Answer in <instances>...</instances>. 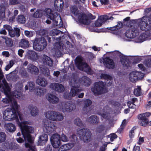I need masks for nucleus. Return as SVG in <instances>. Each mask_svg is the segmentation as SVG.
Here are the masks:
<instances>
[{"instance_id": "f257e3e1", "label": "nucleus", "mask_w": 151, "mask_h": 151, "mask_svg": "<svg viewBox=\"0 0 151 151\" xmlns=\"http://www.w3.org/2000/svg\"><path fill=\"white\" fill-rule=\"evenodd\" d=\"M2 101L5 104L12 103L11 108H7L3 112V118L5 121L16 120L17 123L20 127L21 132L24 127H30L24 125L25 121L23 120L22 115L18 111L19 105L16 101H14L12 102V98L8 97L3 99Z\"/></svg>"}, {"instance_id": "f03ea898", "label": "nucleus", "mask_w": 151, "mask_h": 151, "mask_svg": "<svg viewBox=\"0 0 151 151\" xmlns=\"http://www.w3.org/2000/svg\"><path fill=\"white\" fill-rule=\"evenodd\" d=\"M134 24L125 33V36L129 38L135 37L139 34V29L142 31H148L151 29V16H144L141 19L132 20Z\"/></svg>"}, {"instance_id": "7ed1b4c3", "label": "nucleus", "mask_w": 151, "mask_h": 151, "mask_svg": "<svg viewBox=\"0 0 151 151\" xmlns=\"http://www.w3.org/2000/svg\"><path fill=\"white\" fill-rule=\"evenodd\" d=\"M80 82L77 77L73 76L70 80V84L72 87L70 92L64 93L63 96L66 99L70 100L72 97L77 96L81 91L80 86Z\"/></svg>"}, {"instance_id": "20e7f679", "label": "nucleus", "mask_w": 151, "mask_h": 151, "mask_svg": "<svg viewBox=\"0 0 151 151\" xmlns=\"http://www.w3.org/2000/svg\"><path fill=\"white\" fill-rule=\"evenodd\" d=\"M34 132V128L32 127H26L22 130V133L25 142L26 148H29L27 151H37L35 146L31 144L33 143V139L30 134Z\"/></svg>"}, {"instance_id": "39448f33", "label": "nucleus", "mask_w": 151, "mask_h": 151, "mask_svg": "<svg viewBox=\"0 0 151 151\" xmlns=\"http://www.w3.org/2000/svg\"><path fill=\"white\" fill-rule=\"evenodd\" d=\"M58 15V13L55 12L50 8H46L45 9H37L33 14L32 17L35 18H39L43 16H45L52 20L57 25L58 24V21L56 19Z\"/></svg>"}, {"instance_id": "423d86ee", "label": "nucleus", "mask_w": 151, "mask_h": 151, "mask_svg": "<svg viewBox=\"0 0 151 151\" xmlns=\"http://www.w3.org/2000/svg\"><path fill=\"white\" fill-rule=\"evenodd\" d=\"M33 49L38 51L43 50L46 47L47 43L45 39L43 37H36L32 40Z\"/></svg>"}, {"instance_id": "0eeeda50", "label": "nucleus", "mask_w": 151, "mask_h": 151, "mask_svg": "<svg viewBox=\"0 0 151 151\" xmlns=\"http://www.w3.org/2000/svg\"><path fill=\"white\" fill-rule=\"evenodd\" d=\"M75 63L78 69L84 71L88 74L91 73V68L86 63L83 61L81 58L77 56L75 60Z\"/></svg>"}, {"instance_id": "6e6552de", "label": "nucleus", "mask_w": 151, "mask_h": 151, "mask_svg": "<svg viewBox=\"0 0 151 151\" xmlns=\"http://www.w3.org/2000/svg\"><path fill=\"white\" fill-rule=\"evenodd\" d=\"M79 138L85 143H88L91 140V132L86 128H83L78 131Z\"/></svg>"}, {"instance_id": "1a4fd4ad", "label": "nucleus", "mask_w": 151, "mask_h": 151, "mask_svg": "<svg viewBox=\"0 0 151 151\" xmlns=\"http://www.w3.org/2000/svg\"><path fill=\"white\" fill-rule=\"evenodd\" d=\"M95 18L96 16L93 15L91 13L87 15L84 13H81L78 17L79 22L85 25H89L91 22V19L93 20Z\"/></svg>"}, {"instance_id": "9d476101", "label": "nucleus", "mask_w": 151, "mask_h": 151, "mask_svg": "<svg viewBox=\"0 0 151 151\" xmlns=\"http://www.w3.org/2000/svg\"><path fill=\"white\" fill-rule=\"evenodd\" d=\"M105 85L102 81H99L94 83V86L91 88V91L95 95H99L104 93Z\"/></svg>"}, {"instance_id": "9b49d317", "label": "nucleus", "mask_w": 151, "mask_h": 151, "mask_svg": "<svg viewBox=\"0 0 151 151\" xmlns=\"http://www.w3.org/2000/svg\"><path fill=\"white\" fill-rule=\"evenodd\" d=\"M46 116L49 120L56 121L62 120L63 119V116L61 113L54 111H48L46 114Z\"/></svg>"}, {"instance_id": "f8f14e48", "label": "nucleus", "mask_w": 151, "mask_h": 151, "mask_svg": "<svg viewBox=\"0 0 151 151\" xmlns=\"http://www.w3.org/2000/svg\"><path fill=\"white\" fill-rule=\"evenodd\" d=\"M50 140L52 147L54 148H58L61 145L60 135L57 133L53 134Z\"/></svg>"}, {"instance_id": "ddd939ff", "label": "nucleus", "mask_w": 151, "mask_h": 151, "mask_svg": "<svg viewBox=\"0 0 151 151\" xmlns=\"http://www.w3.org/2000/svg\"><path fill=\"white\" fill-rule=\"evenodd\" d=\"M114 54L119 57L120 61L123 65L127 67L130 66V62L129 60L118 51H114Z\"/></svg>"}, {"instance_id": "4468645a", "label": "nucleus", "mask_w": 151, "mask_h": 151, "mask_svg": "<svg viewBox=\"0 0 151 151\" xmlns=\"http://www.w3.org/2000/svg\"><path fill=\"white\" fill-rule=\"evenodd\" d=\"M44 126L45 129L44 132L50 134L54 130L55 125L53 123L51 122L49 120L45 119L44 120Z\"/></svg>"}, {"instance_id": "2eb2a0df", "label": "nucleus", "mask_w": 151, "mask_h": 151, "mask_svg": "<svg viewBox=\"0 0 151 151\" xmlns=\"http://www.w3.org/2000/svg\"><path fill=\"white\" fill-rule=\"evenodd\" d=\"M63 44L60 42H56L55 44L54 48L55 54L57 57L61 56L62 52L63 50Z\"/></svg>"}, {"instance_id": "dca6fc26", "label": "nucleus", "mask_w": 151, "mask_h": 151, "mask_svg": "<svg viewBox=\"0 0 151 151\" xmlns=\"http://www.w3.org/2000/svg\"><path fill=\"white\" fill-rule=\"evenodd\" d=\"M3 84L0 83V91L7 95L10 92V88L8 83L5 80H3Z\"/></svg>"}, {"instance_id": "f3484780", "label": "nucleus", "mask_w": 151, "mask_h": 151, "mask_svg": "<svg viewBox=\"0 0 151 151\" xmlns=\"http://www.w3.org/2000/svg\"><path fill=\"white\" fill-rule=\"evenodd\" d=\"M103 63L106 67L108 69H113L114 68V61L109 57H106L104 59Z\"/></svg>"}, {"instance_id": "a211bd4d", "label": "nucleus", "mask_w": 151, "mask_h": 151, "mask_svg": "<svg viewBox=\"0 0 151 151\" xmlns=\"http://www.w3.org/2000/svg\"><path fill=\"white\" fill-rule=\"evenodd\" d=\"M141 73L138 71L132 72L129 75V79L131 82L134 83L140 78V76Z\"/></svg>"}, {"instance_id": "6ab92c4d", "label": "nucleus", "mask_w": 151, "mask_h": 151, "mask_svg": "<svg viewBox=\"0 0 151 151\" xmlns=\"http://www.w3.org/2000/svg\"><path fill=\"white\" fill-rule=\"evenodd\" d=\"M64 2L63 0H55L54 1V7L58 12H61L63 8Z\"/></svg>"}, {"instance_id": "aec40b11", "label": "nucleus", "mask_w": 151, "mask_h": 151, "mask_svg": "<svg viewBox=\"0 0 151 151\" xmlns=\"http://www.w3.org/2000/svg\"><path fill=\"white\" fill-rule=\"evenodd\" d=\"M51 87L53 89L59 92H63L64 90V87L60 83H52L51 84Z\"/></svg>"}, {"instance_id": "412c9836", "label": "nucleus", "mask_w": 151, "mask_h": 151, "mask_svg": "<svg viewBox=\"0 0 151 151\" xmlns=\"http://www.w3.org/2000/svg\"><path fill=\"white\" fill-rule=\"evenodd\" d=\"M27 69L29 72L32 74L37 75L39 72V70L38 68L32 64H29L27 66Z\"/></svg>"}, {"instance_id": "4be33fe9", "label": "nucleus", "mask_w": 151, "mask_h": 151, "mask_svg": "<svg viewBox=\"0 0 151 151\" xmlns=\"http://www.w3.org/2000/svg\"><path fill=\"white\" fill-rule=\"evenodd\" d=\"M48 139V137L47 134H43L39 137L38 142L40 145H43L47 142Z\"/></svg>"}, {"instance_id": "5701e85b", "label": "nucleus", "mask_w": 151, "mask_h": 151, "mask_svg": "<svg viewBox=\"0 0 151 151\" xmlns=\"http://www.w3.org/2000/svg\"><path fill=\"white\" fill-rule=\"evenodd\" d=\"M83 103L84 106L82 111V113L86 114L88 112L87 108L92 104V101L90 99H86L84 101Z\"/></svg>"}, {"instance_id": "b1692460", "label": "nucleus", "mask_w": 151, "mask_h": 151, "mask_svg": "<svg viewBox=\"0 0 151 151\" xmlns=\"http://www.w3.org/2000/svg\"><path fill=\"white\" fill-rule=\"evenodd\" d=\"M47 99L49 102L53 104H56L59 101V98L55 95L48 94L47 96Z\"/></svg>"}, {"instance_id": "393cba45", "label": "nucleus", "mask_w": 151, "mask_h": 151, "mask_svg": "<svg viewBox=\"0 0 151 151\" xmlns=\"http://www.w3.org/2000/svg\"><path fill=\"white\" fill-rule=\"evenodd\" d=\"M28 59L34 61L37 59V55L36 53L34 51L29 50L27 53Z\"/></svg>"}, {"instance_id": "a878e982", "label": "nucleus", "mask_w": 151, "mask_h": 151, "mask_svg": "<svg viewBox=\"0 0 151 151\" xmlns=\"http://www.w3.org/2000/svg\"><path fill=\"white\" fill-rule=\"evenodd\" d=\"M42 61L44 65H47L50 67L52 66L53 64L52 59L47 56H44Z\"/></svg>"}, {"instance_id": "bb28decb", "label": "nucleus", "mask_w": 151, "mask_h": 151, "mask_svg": "<svg viewBox=\"0 0 151 151\" xmlns=\"http://www.w3.org/2000/svg\"><path fill=\"white\" fill-rule=\"evenodd\" d=\"M87 121L93 124H97L99 122V117L96 115L91 116L87 119Z\"/></svg>"}, {"instance_id": "cd10ccee", "label": "nucleus", "mask_w": 151, "mask_h": 151, "mask_svg": "<svg viewBox=\"0 0 151 151\" xmlns=\"http://www.w3.org/2000/svg\"><path fill=\"white\" fill-rule=\"evenodd\" d=\"M73 146L72 143H68L61 145L58 149V151H67Z\"/></svg>"}, {"instance_id": "c85d7f7f", "label": "nucleus", "mask_w": 151, "mask_h": 151, "mask_svg": "<svg viewBox=\"0 0 151 151\" xmlns=\"http://www.w3.org/2000/svg\"><path fill=\"white\" fill-rule=\"evenodd\" d=\"M36 82L39 85L43 87L46 86L47 84L46 79L44 77H38L36 80Z\"/></svg>"}, {"instance_id": "c756f323", "label": "nucleus", "mask_w": 151, "mask_h": 151, "mask_svg": "<svg viewBox=\"0 0 151 151\" xmlns=\"http://www.w3.org/2000/svg\"><path fill=\"white\" fill-rule=\"evenodd\" d=\"M138 118L140 120L139 122V123L140 125L143 127H146L149 124V120L147 118H145L140 116L139 115L138 116Z\"/></svg>"}, {"instance_id": "7c9ffc66", "label": "nucleus", "mask_w": 151, "mask_h": 151, "mask_svg": "<svg viewBox=\"0 0 151 151\" xmlns=\"http://www.w3.org/2000/svg\"><path fill=\"white\" fill-rule=\"evenodd\" d=\"M9 34L11 37H19L20 35V30L17 27L14 28V30L12 29L10 32H9Z\"/></svg>"}, {"instance_id": "2f4dec72", "label": "nucleus", "mask_w": 151, "mask_h": 151, "mask_svg": "<svg viewBox=\"0 0 151 151\" xmlns=\"http://www.w3.org/2000/svg\"><path fill=\"white\" fill-rule=\"evenodd\" d=\"M5 128L7 131L10 132H14L16 130V127L15 125L12 123L6 124Z\"/></svg>"}, {"instance_id": "473e14b6", "label": "nucleus", "mask_w": 151, "mask_h": 151, "mask_svg": "<svg viewBox=\"0 0 151 151\" xmlns=\"http://www.w3.org/2000/svg\"><path fill=\"white\" fill-rule=\"evenodd\" d=\"M19 46L24 49H26L29 47V41L25 39H22L19 42Z\"/></svg>"}, {"instance_id": "72a5a7b5", "label": "nucleus", "mask_w": 151, "mask_h": 151, "mask_svg": "<svg viewBox=\"0 0 151 151\" xmlns=\"http://www.w3.org/2000/svg\"><path fill=\"white\" fill-rule=\"evenodd\" d=\"M40 70L42 73L45 76L47 77L50 76V70L47 67L44 65H42L40 67Z\"/></svg>"}, {"instance_id": "f704fd0d", "label": "nucleus", "mask_w": 151, "mask_h": 151, "mask_svg": "<svg viewBox=\"0 0 151 151\" xmlns=\"http://www.w3.org/2000/svg\"><path fill=\"white\" fill-rule=\"evenodd\" d=\"M123 27V23L120 21L118 22L117 24L112 27H107V29L111 31H117Z\"/></svg>"}, {"instance_id": "c9c22d12", "label": "nucleus", "mask_w": 151, "mask_h": 151, "mask_svg": "<svg viewBox=\"0 0 151 151\" xmlns=\"http://www.w3.org/2000/svg\"><path fill=\"white\" fill-rule=\"evenodd\" d=\"M71 102L70 101L65 102L64 106V108L66 111L70 112L75 109V107H72Z\"/></svg>"}, {"instance_id": "e433bc0d", "label": "nucleus", "mask_w": 151, "mask_h": 151, "mask_svg": "<svg viewBox=\"0 0 151 151\" xmlns=\"http://www.w3.org/2000/svg\"><path fill=\"white\" fill-rule=\"evenodd\" d=\"M81 82L85 86H88L91 83V80L87 76H84L81 78Z\"/></svg>"}, {"instance_id": "4c0bfd02", "label": "nucleus", "mask_w": 151, "mask_h": 151, "mask_svg": "<svg viewBox=\"0 0 151 151\" xmlns=\"http://www.w3.org/2000/svg\"><path fill=\"white\" fill-rule=\"evenodd\" d=\"M29 109L31 115L33 116H35L38 114V109L35 107L30 106Z\"/></svg>"}, {"instance_id": "58836bf2", "label": "nucleus", "mask_w": 151, "mask_h": 151, "mask_svg": "<svg viewBox=\"0 0 151 151\" xmlns=\"http://www.w3.org/2000/svg\"><path fill=\"white\" fill-rule=\"evenodd\" d=\"M70 11L71 13L75 16L78 15V16L80 14V13H79V10L78 8L76 5H74L72 6L70 9Z\"/></svg>"}, {"instance_id": "ea45409f", "label": "nucleus", "mask_w": 151, "mask_h": 151, "mask_svg": "<svg viewBox=\"0 0 151 151\" xmlns=\"http://www.w3.org/2000/svg\"><path fill=\"white\" fill-rule=\"evenodd\" d=\"M36 91V94L40 96L44 95L46 92V89L42 88H37Z\"/></svg>"}, {"instance_id": "a19ab883", "label": "nucleus", "mask_w": 151, "mask_h": 151, "mask_svg": "<svg viewBox=\"0 0 151 151\" xmlns=\"http://www.w3.org/2000/svg\"><path fill=\"white\" fill-rule=\"evenodd\" d=\"M105 129L104 125L101 124L98 126L96 128V132L97 134L102 133Z\"/></svg>"}, {"instance_id": "79ce46f5", "label": "nucleus", "mask_w": 151, "mask_h": 151, "mask_svg": "<svg viewBox=\"0 0 151 151\" xmlns=\"http://www.w3.org/2000/svg\"><path fill=\"white\" fill-rule=\"evenodd\" d=\"M17 21L18 23L20 24L24 23L26 21L25 17L23 15H19L17 19Z\"/></svg>"}, {"instance_id": "37998d69", "label": "nucleus", "mask_w": 151, "mask_h": 151, "mask_svg": "<svg viewBox=\"0 0 151 151\" xmlns=\"http://www.w3.org/2000/svg\"><path fill=\"white\" fill-rule=\"evenodd\" d=\"M74 124L79 127H81L83 125L81 119L79 118H77L74 119Z\"/></svg>"}, {"instance_id": "c03bdc74", "label": "nucleus", "mask_w": 151, "mask_h": 151, "mask_svg": "<svg viewBox=\"0 0 151 151\" xmlns=\"http://www.w3.org/2000/svg\"><path fill=\"white\" fill-rule=\"evenodd\" d=\"M5 43L6 46L9 47H12L13 45V42L10 38L6 39Z\"/></svg>"}, {"instance_id": "a18cd8bd", "label": "nucleus", "mask_w": 151, "mask_h": 151, "mask_svg": "<svg viewBox=\"0 0 151 151\" xmlns=\"http://www.w3.org/2000/svg\"><path fill=\"white\" fill-rule=\"evenodd\" d=\"M101 78L105 80H111L112 79V77L110 75L105 73H102L101 74Z\"/></svg>"}, {"instance_id": "49530a36", "label": "nucleus", "mask_w": 151, "mask_h": 151, "mask_svg": "<svg viewBox=\"0 0 151 151\" xmlns=\"http://www.w3.org/2000/svg\"><path fill=\"white\" fill-rule=\"evenodd\" d=\"M19 145L14 143H11L9 144V147L11 150H15L19 148Z\"/></svg>"}, {"instance_id": "de8ad7c7", "label": "nucleus", "mask_w": 151, "mask_h": 151, "mask_svg": "<svg viewBox=\"0 0 151 151\" xmlns=\"http://www.w3.org/2000/svg\"><path fill=\"white\" fill-rule=\"evenodd\" d=\"M6 135L3 132H0V143L4 142L6 139Z\"/></svg>"}, {"instance_id": "09e8293b", "label": "nucleus", "mask_w": 151, "mask_h": 151, "mask_svg": "<svg viewBox=\"0 0 151 151\" xmlns=\"http://www.w3.org/2000/svg\"><path fill=\"white\" fill-rule=\"evenodd\" d=\"M141 88L139 86H138L137 88L134 89V94L137 96H138L140 95V91Z\"/></svg>"}, {"instance_id": "8fccbe9b", "label": "nucleus", "mask_w": 151, "mask_h": 151, "mask_svg": "<svg viewBox=\"0 0 151 151\" xmlns=\"http://www.w3.org/2000/svg\"><path fill=\"white\" fill-rule=\"evenodd\" d=\"M70 140L73 142L72 143L74 145V143H76L77 141L78 138L76 135L73 134L70 137Z\"/></svg>"}, {"instance_id": "3c124183", "label": "nucleus", "mask_w": 151, "mask_h": 151, "mask_svg": "<svg viewBox=\"0 0 151 151\" xmlns=\"http://www.w3.org/2000/svg\"><path fill=\"white\" fill-rule=\"evenodd\" d=\"M29 90L30 91H32L35 87V84L33 82H28Z\"/></svg>"}, {"instance_id": "603ef678", "label": "nucleus", "mask_w": 151, "mask_h": 151, "mask_svg": "<svg viewBox=\"0 0 151 151\" xmlns=\"http://www.w3.org/2000/svg\"><path fill=\"white\" fill-rule=\"evenodd\" d=\"M60 140L63 142H66L68 141V139L66 136L63 133H62L60 136Z\"/></svg>"}, {"instance_id": "864d4df0", "label": "nucleus", "mask_w": 151, "mask_h": 151, "mask_svg": "<svg viewBox=\"0 0 151 151\" xmlns=\"http://www.w3.org/2000/svg\"><path fill=\"white\" fill-rule=\"evenodd\" d=\"M62 32L56 29H54L52 30L51 31V34L52 36L58 35L59 34Z\"/></svg>"}, {"instance_id": "5fc2aeb1", "label": "nucleus", "mask_w": 151, "mask_h": 151, "mask_svg": "<svg viewBox=\"0 0 151 151\" xmlns=\"http://www.w3.org/2000/svg\"><path fill=\"white\" fill-rule=\"evenodd\" d=\"M20 73L21 76L24 78H26L28 76V74L24 70H22L20 71Z\"/></svg>"}, {"instance_id": "6e6d98bb", "label": "nucleus", "mask_w": 151, "mask_h": 151, "mask_svg": "<svg viewBox=\"0 0 151 151\" xmlns=\"http://www.w3.org/2000/svg\"><path fill=\"white\" fill-rule=\"evenodd\" d=\"M47 32V30L44 29H41L39 31V34L44 37H45V36H46Z\"/></svg>"}, {"instance_id": "4d7b16f0", "label": "nucleus", "mask_w": 151, "mask_h": 151, "mask_svg": "<svg viewBox=\"0 0 151 151\" xmlns=\"http://www.w3.org/2000/svg\"><path fill=\"white\" fill-rule=\"evenodd\" d=\"M150 115L151 114L150 112H146L145 113H143L142 114H140L138 115H139L140 116H141V117L142 116L143 117L147 118V117L150 116Z\"/></svg>"}, {"instance_id": "13d9d810", "label": "nucleus", "mask_w": 151, "mask_h": 151, "mask_svg": "<svg viewBox=\"0 0 151 151\" xmlns=\"http://www.w3.org/2000/svg\"><path fill=\"white\" fill-rule=\"evenodd\" d=\"M4 27L5 29L7 30L8 31L9 34V32H10L12 29V27L10 26L9 25H4Z\"/></svg>"}, {"instance_id": "bf43d9fd", "label": "nucleus", "mask_w": 151, "mask_h": 151, "mask_svg": "<svg viewBox=\"0 0 151 151\" xmlns=\"http://www.w3.org/2000/svg\"><path fill=\"white\" fill-rule=\"evenodd\" d=\"M102 23L98 19L95 23V26L96 27H100L102 25Z\"/></svg>"}, {"instance_id": "052dcab7", "label": "nucleus", "mask_w": 151, "mask_h": 151, "mask_svg": "<svg viewBox=\"0 0 151 151\" xmlns=\"http://www.w3.org/2000/svg\"><path fill=\"white\" fill-rule=\"evenodd\" d=\"M110 137V141L113 142L115 139L117 137V136L115 133H114L111 134Z\"/></svg>"}, {"instance_id": "680f3d73", "label": "nucleus", "mask_w": 151, "mask_h": 151, "mask_svg": "<svg viewBox=\"0 0 151 151\" xmlns=\"http://www.w3.org/2000/svg\"><path fill=\"white\" fill-rule=\"evenodd\" d=\"M44 151H52V147L50 145H47L45 147Z\"/></svg>"}, {"instance_id": "e2e57ef3", "label": "nucleus", "mask_w": 151, "mask_h": 151, "mask_svg": "<svg viewBox=\"0 0 151 151\" xmlns=\"http://www.w3.org/2000/svg\"><path fill=\"white\" fill-rule=\"evenodd\" d=\"M9 2L11 5H15L19 3L18 0H9Z\"/></svg>"}, {"instance_id": "0e129e2a", "label": "nucleus", "mask_w": 151, "mask_h": 151, "mask_svg": "<svg viewBox=\"0 0 151 151\" xmlns=\"http://www.w3.org/2000/svg\"><path fill=\"white\" fill-rule=\"evenodd\" d=\"M100 2L102 5H107L109 4V0H100Z\"/></svg>"}, {"instance_id": "69168bd1", "label": "nucleus", "mask_w": 151, "mask_h": 151, "mask_svg": "<svg viewBox=\"0 0 151 151\" xmlns=\"http://www.w3.org/2000/svg\"><path fill=\"white\" fill-rule=\"evenodd\" d=\"M145 33L142 34L139 37V39L141 40V42H142L145 40Z\"/></svg>"}, {"instance_id": "338daca9", "label": "nucleus", "mask_w": 151, "mask_h": 151, "mask_svg": "<svg viewBox=\"0 0 151 151\" xmlns=\"http://www.w3.org/2000/svg\"><path fill=\"white\" fill-rule=\"evenodd\" d=\"M69 67L70 68V70L72 71L75 70V67L73 64V61H72L70 65H69Z\"/></svg>"}, {"instance_id": "774afa93", "label": "nucleus", "mask_w": 151, "mask_h": 151, "mask_svg": "<svg viewBox=\"0 0 151 151\" xmlns=\"http://www.w3.org/2000/svg\"><path fill=\"white\" fill-rule=\"evenodd\" d=\"M138 66L139 68H140V70L142 71H144L146 70L145 68L142 64H138Z\"/></svg>"}]
</instances>
